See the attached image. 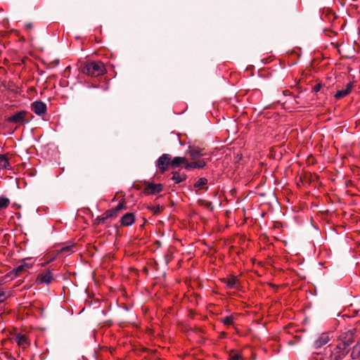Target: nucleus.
Listing matches in <instances>:
<instances>
[{"mask_svg":"<svg viewBox=\"0 0 360 360\" xmlns=\"http://www.w3.org/2000/svg\"><path fill=\"white\" fill-rule=\"evenodd\" d=\"M330 340V337L328 333H322L314 342L315 348H321L326 345Z\"/></svg>","mask_w":360,"mask_h":360,"instance_id":"9d476101","label":"nucleus"},{"mask_svg":"<svg viewBox=\"0 0 360 360\" xmlns=\"http://www.w3.org/2000/svg\"><path fill=\"white\" fill-rule=\"evenodd\" d=\"M143 184L145 186L143 193L146 195H154L160 193L162 191L163 186L161 184H153L144 181Z\"/></svg>","mask_w":360,"mask_h":360,"instance_id":"20e7f679","label":"nucleus"},{"mask_svg":"<svg viewBox=\"0 0 360 360\" xmlns=\"http://www.w3.org/2000/svg\"><path fill=\"white\" fill-rule=\"evenodd\" d=\"M72 248V246L64 247V248H61L60 252H70Z\"/></svg>","mask_w":360,"mask_h":360,"instance_id":"473e14b6","label":"nucleus"},{"mask_svg":"<svg viewBox=\"0 0 360 360\" xmlns=\"http://www.w3.org/2000/svg\"><path fill=\"white\" fill-rule=\"evenodd\" d=\"M133 187H134V188H136V190H140V189L141 188V185H139V184H134L133 185Z\"/></svg>","mask_w":360,"mask_h":360,"instance_id":"4c0bfd02","label":"nucleus"},{"mask_svg":"<svg viewBox=\"0 0 360 360\" xmlns=\"http://www.w3.org/2000/svg\"><path fill=\"white\" fill-rule=\"evenodd\" d=\"M207 184V179L205 177L200 178L194 184V187L199 189L203 188V186Z\"/></svg>","mask_w":360,"mask_h":360,"instance_id":"f3484780","label":"nucleus"},{"mask_svg":"<svg viewBox=\"0 0 360 360\" xmlns=\"http://www.w3.org/2000/svg\"><path fill=\"white\" fill-rule=\"evenodd\" d=\"M356 330H349L342 333L340 335L341 343L337 346V349H340L342 353L347 354L348 351L347 347H349L354 341V333Z\"/></svg>","mask_w":360,"mask_h":360,"instance_id":"f03ea898","label":"nucleus"},{"mask_svg":"<svg viewBox=\"0 0 360 360\" xmlns=\"http://www.w3.org/2000/svg\"><path fill=\"white\" fill-rule=\"evenodd\" d=\"M187 178V175L185 173H180L179 172H173L172 179L174 181L176 184H179L185 181Z\"/></svg>","mask_w":360,"mask_h":360,"instance_id":"9b49d317","label":"nucleus"},{"mask_svg":"<svg viewBox=\"0 0 360 360\" xmlns=\"http://www.w3.org/2000/svg\"><path fill=\"white\" fill-rule=\"evenodd\" d=\"M114 209L117 213L122 210V209H126V203L124 200H121L119 202L118 205Z\"/></svg>","mask_w":360,"mask_h":360,"instance_id":"5701e85b","label":"nucleus"},{"mask_svg":"<svg viewBox=\"0 0 360 360\" xmlns=\"http://www.w3.org/2000/svg\"><path fill=\"white\" fill-rule=\"evenodd\" d=\"M205 191H207V190H208V187H207H207H205Z\"/></svg>","mask_w":360,"mask_h":360,"instance_id":"a19ab883","label":"nucleus"},{"mask_svg":"<svg viewBox=\"0 0 360 360\" xmlns=\"http://www.w3.org/2000/svg\"><path fill=\"white\" fill-rule=\"evenodd\" d=\"M96 223H97L98 224H105V220L103 219V217H102V216H101V217H98L96 218Z\"/></svg>","mask_w":360,"mask_h":360,"instance_id":"72a5a7b5","label":"nucleus"},{"mask_svg":"<svg viewBox=\"0 0 360 360\" xmlns=\"http://www.w3.org/2000/svg\"><path fill=\"white\" fill-rule=\"evenodd\" d=\"M186 162V158L184 157H175L171 160V166L172 167H177L181 164H184V162Z\"/></svg>","mask_w":360,"mask_h":360,"instance_id":"f8f14e48","label":"nucleus"},{"mask_svg":"<svg viewBox=\"0 0 360 360\" xmlns=\"http://www.w3.org/2000/svg\"><path fill=\"white\" fill-rule=\"evenodd\" d=\"M353 86H354L353 82H349L347 84V86H346L345 89H344V90L347 91V94H349L351 92V91L353 88Z\"/></svg>","mask_w":360,"mask_h":360,"instance_id":"c756f323","label":"nucleus"},{"mask_svg":"<svg viewBox=\"0 0 360 360\" xmlns=\"http://www.w3.org/2000/svg\"><path fill=\"white\" fill-rule=\"evenodd\" d=\"M0 166L4 168H8L9 162L4 155H0Z\"/></svg>","mask_w":360,"mask_h":360,"instance_id":"a211bd4d","label":"nucleus"},{"mask_svg":"<svg viewBox=\"0 0 360 360\" xmlns=\"http://www.w3.org/2000/svg\"><path fill=\"white\" fill-rule=\"evenodd\" d=\"M31 110L37 115H43L46 112V105L41 101H37L32 103Z\"/></svg>","mask_w":360,"mask_h":360,"instance_id":"6e6552de","label":"nucleus"},{"mask_svg":"<svg viewBox=\"0 0 360 360\" xmlns=\"http://www.w3.org/2000/svg\"><path fill=\"white\" fill-rule=\"evenodd\" d=\"M347 95H348L347 91H345L343 89V90L338 91L337 93L335 95V97L337 99H340V98H342L345 97Z\"/></svg>","mask_w":360,"mask_h":360,"instance_id":"b1692460","label":"nucleus"},{"mask_svg":"<svg viewBox=\"0 0 360 360\" xmlns=\"http://www.w3.org/2000/svg\"><path fill=\"white\" fill-rule=\"evenodd\" d=\"M10 200L7 198L1 197L0 198V209L6 208L9 205Z\"/></svg>","mask_w":360,"mask_h":360,"instance_id":"aec40b11","label":"nucleus"},{"mask_svg":"<svg viewBox=\"0 0 360 360\" xmlns=\"http://www.w3.org/2000/svg\"><path fill=\"white\" fill-rule=\"evenodd\" d=\"M59 63V60L58 59H56V60H54L53 61H51L49 64V68H53V67H56L58 65Z\"/></svg>","mask_w":360,"mask_h":360,"instance_id":"2f4dec72","label":"nucleus"},{"mask_svg":"<svg viewBox=\"0 0 360 360\" xmlns=\"http://www.w3.org/2000/svg\"><path fill=\"white\" fill-rule=\"evenodd\" d=\"M352 359H356L360 357V341H359L352 348L351 354Z\"/></svg>","mask_w":360,"mask_h":360,"instance_id":"ddd939ff","label":"nucleus"},{"mask_svg":"<svg viewBox=\"0 0 360 360\" xmlns=\"http://www.w3.org/2000/svg\"><path fill=\"white\" fill-rule=\"evenodd\" d=\"M353 86H354L353 82H349L347 84V86H346L345 89H344V90L347 91V94H349L351 92V91L353 88Z\"/></svg>","mask_w":360,"mask_h":360,"instance_id":"7c9ffc66","label":"nucleus"},{"mask_svg":"<svg viewBox=\"0 0 360 360\" xmlns=\"http://www.w3.org/2000/svg\"><path fill=\"white\" fill-rule=\"evenodd\" d=\"M321 88V84H316V85L314 86L313 90H314V91H315V92H318V91H320Z\"/></svg>","mask_w":360,"mask_h":360,"instance_id":"f704fd0d","label":"nucleus"},{"mask_svg":"<svg viewBox=\"0 0 360 360\" xmlns=\"http://www.w3.org/2000/svg\"><path fill=\"white\" fill-rule=\"evenodd\" d=\"M25 28L27 30H30L32 28V25L31 23H27L25 25Z\"/></svg>","mask_w":360,"mask_h":360,"instance_id":"e433bc0d","label":"nucleus"},{"mask_svg":"<svg viewBox=\"0 0 360 360\" xmlns=\"http://www.w3.org/2000/svg\"><path fill=\"white\" fill-rule=\"evenodd\" d=\"M149 210L153 211L154 212V214H159L161 212V208L159 205L149 207Z\"/></svg>","mask_w":360,"mask_h":360,"instance_id":"cd10ccee","label":"nucleus"},{"mask_svg":"<svg viewBox=\"0 0 360 360\" xmlns=\"http://www.w3.org/2000/svg\"><path fill=\"white\" fill-rule=\"evenodd\" d=\"M170 162L171 155L169 154H163L158 158L156 166L160 171L163 173L167 169L168 166L171 165Z\"/></svg>","mask_w":360,"mask_h":360,"instance_id":"0eeeda50","label":"nucleus"},{"mask_svg":"<svg viewBox=\"0 0 360 360\" xmlns=\"http://www.w3.org/2000/svg\"><path fill=\"white\" fill-rule=\"evenodd\" d=\"M340 359H341L340 356L335 357V360H340Z\"/></svg>","mask_w":360,"mask_h":360,"instance_id":"ea45409f","label":"nucleus"},{"mask_svg":"<svg viewBox=\"0 0 360 360\" xmlns=\"http://www.w3.org/2000/svg\"><path fill=\"white\" fill-rule=\"evenodd\" d=\"M237 282V279L236 277H232L231 278H228L226 280V284H227V286L229 288H235V285H236V283Z\"/></svg>","mask_w":360,"mask_h":360,"instance_id":"4be33fe9","label":"nucleus"},{"mask_svg":"<svg viewBox=\"0 0 360 360\" xmlns=\"http://www.w3.org/2000/svg\"><path fill=\"white\" fill-rule=\"evenodd\" d=\"M184 164L185 168L186 169H192V168H195L194 161L192 162H188V160H186V162H184Z\"/></svg>","mask_w":360,"mask_h":360,"instance_id":"bb28decb","label":"nucleus"},{"mask_svg":"<svg viewBox=\"0 0 360 360\" xmlns=\"http://www.w3.org/2000/svg\"><path fill=\"white\" fill-rule=\"evenodd\" d=\"M198 205L201 206H205L207 208H209L210 210L213 209V205L211 202L206 201L205 200L200 199L198 200Z\"/></svg>","mask_w":360,"mask_h":360,"instance_id":"6ab92c4d","label":"nucleus"},{"mask_svg":"<svg viewBox=\"0 0 360 360\" xmlns=\"http://www.w3.org/2000/svg\"><path fill=\"white\" fill-rule=\"evenodd\" d=\"M233 319L232 316H225L221 319V322L226 326H230L233 323Z\"/></svg>","mask_w":360,"mask_h":360,"instance_id":"412c9836","label":"nucleus"},{"mask_svg":"<svg viewBox=\"0 0 360 360\" xmlns=\"http://www.w3.org/2000/svg\"><path fill=\"white\" fill-rule=\"evenodd\" d=\"M135 221V216L131 212H127L124 214L120 219V223L124 226H129L132 225Z\"/></svg>","mask_w":360,"mask_h":360,"instance_id":"1a4fd4ad","label":"nucleus"},{"mask_svg":"<svg viewBox=\"0 0 360 360\" xmlns=\"http://www.w3.org/2000/svg\"><path fill=\"white\" fill-rule=\"evenodd\" d=\"M103 219L105 220V221L106 222V221L110 219L109 217L105 214L104 213L103 215H102Z\"/></svg>","mask_w":360,"mask_h":360,"instance_id":"58836bf2","label":"nucleus"},{"mask_svg":"<svg viewBox=\"0 0 360 360\" xmlns=\"http://www.w3.org/2000/svg\"><path fill=\"white\" fill-rule=\"evenodd\" d=\"M81 71L89 76L98 77L105 72V68L101 61H92L82 67Z\"/></svg>","mask_w":360,"mask_h":360,"instance_id":"f257e3e1","label":"nucleus"},{"mask_svg":"<svg viewBox=\"0 0 360 360\" xmlns=\"http://www.w3.org/2000/svg\"><path fill=\"white\" fill-rule=\"evenodd\" d=\"M25 271V269L20 265H19L17 268L12 270L8 276H14L15 277L20 276L22 272Z\"/></svg>","mask_w":360,"mask_h":360,"instance_id":"2eb2a0df","label":"nucleus"},{"mask_svg":"<svg viewBox=\"0 0 360 360\" xmlns=\"http://www.w3.org/2000/svg\"><path fill=\"white\" fill-rule=\"evenodd\" d=\"M15 340L20 346H23L27 344V339L26 336L20 333L15 336Z\"/></svg>","mask_w":360,"mask_h":360,"instance_id":"4468645a","label":"nucleus"},{"mask_svg":"<svg viewBox=\"0 0 360 360\" xmlns=\"http://www.w3.org/2000/svg\"><path fill=\"white\" fill-rule=\"evenodd\" d=\"M105 213L109 217V218L115 217L117 215V212L115 209L108 210Z\"/></svg>","mask_w":360,"mask_h":360,"instance_id":"a878e982","label":"nucleus"},{"mask_svg":"<svg viewBox=\"0 0 360 360\" xmlns=\"http://www.w3.org/2000/svg\"><path fill=\"white\" fill-rule=\"evenodd\" d=\"M21 266L23 267V269H25V270L26 271L27 269L30 268L32 266V264H30V263H27V262H25V259H23L22 261V264H21Z\"/></svg>","mask_w":360,"mask_h":360,"instance_id":"c85d7f7f","label":"nucleus"},{"mask_svg":"<svg viewBox=\"0 0 360 360\" xmlns=\"http://www.w3.org/2000/svg\"><path fill=\"white\" fill-rule=\"evenodd\" d=\"M5 300V292H0V303L2 302Z\"/></svg>","mask_w":360,"mask_h":360,"instance_id":"c9c22d12","label":"nucleus"},{"mask_svg":"<svg viewBox=\"0 0 360 360\" xmlns=\"http://www.w3.org/2000/svg\"><path fill=\"white\" fill-rule=\"evenodd\" d=\"M54 280V277L50 270H44L38 274L36 283L37 285L40 284H49Z\"/></svg>","mask_w":360,"mask_h":360,"instance_id":"423d86ee","label":"nucleus"},{"mask_svg":"<svg viewBox=\"0 0 360 360\" xmlns=\"http://www.w3.org/2000/svg\"><path fill=\"white\" fill-rule=\"evenodd\" d=\"M32 115L25 110H20L7 118L6 121L18 124H24L31 120Z\"/></svg>","mask_w":360,"mask_h":360,"instance_id":"7ed1b4c3","label":"nucleus"},{"mask_svg":"<svg viewBox=\"0 0 360 360\" xmlns=\"http://www.w3.org/2000/svg\"><path fill=\"white\" fill-rule=\"evenodd\" d=\"M188 153L192 160H196L200 159L207 155L204 148H201L195 146H189L188 149Z\"/></svg>","mask_w":360,"mask_h":360,"instance_id":"39448f33","label":"nucleus"},{"mask_svg":"<svg viewBox=\"0 0 360 360\" xmlns=\"http://www.w3.org/2000/svg\"><path fill=\"white\" fill-rule=\"evenodd\" d=\"M210 160V158H207V159H205V158H203V159H198V160H194V163H195V168H198V169H201V168H203L206 166V160Z\"/></svg>","mask_w":360,"mask_h":360,"instance_id":"dca6fc26","label":"nucleus"},{"mask_svg":"<svg viewBox=\"0 0 360 360\" xmlns=\"http://www.w3.org/2000/svg\"><path fill=\"white\" fill-rule=\"evenodd\" d=\"M243 359L240 354H231L229 360H241Z\"/></svg>","mask_w":360,"mask_h":360,"instance_id":"393cba45","label":"nucleus"}]
</instances>
